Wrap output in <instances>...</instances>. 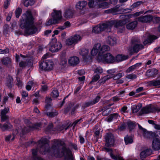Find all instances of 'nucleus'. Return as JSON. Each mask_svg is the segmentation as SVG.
Returning <instances> with one entry per match:
<instances>
[{
	"instance_id": "obj_46",
	"label": "nucleus",
	"mask_w": 160,
	"mask_h": 160,
	"mask_svg": "<svg viewBox=\"0 0 160 160\" xmlns=\"http://www.w3.org/2000/svg\"><path fill=\"white\" fill-rule=\"evenodd\" d=\"M34 84L33 82L32 81H30L28 82L26 86V89L28 90H30Z\"/></svg>"
},
{
	"instance_id": "obj_20",
	"label": "nucleus",
	"mask_w": 160,
	"mask_h": 160,
	"mask_svg": "<svg viewBox=\"0 0 160 160\" xmlns=\"http://www.w3.org/2000/svg\"><path fill=\"white\" fill-rule=\"evenodd\" d=\"M68 62L69 65L74 67L76 66L79 63V59L77 57H71L68 59Z\"/></svg>"
},
{
	"instance_id": "obj_41",
	"label": "nucleus",
	"mask_w": 160,
	"mask_h": 160,
	"mask_svg": "<svg viewBox=\"0 0 160 160\" xmlns=\"http://www.w3.org/2000/svg\"><path fill=\"white\" fill-rule=\"evenodd\" d=\"M110 4L108 2H104L101 3L99 6H98L97 8L104 9L109 8Z\"/></svg>"
},
{
	"instance_id": "obj_22",
	"label": "nucleus",
	"mask_w": 160,
	"mask_h": 160,
	"mask_svg": "<svg viewBox=\"0 0 160 160\" xmlns=\"http://www.w3.org/2000/svg\"><path fill=\"white\" fill-rule=\"evenodd\" d=\"M75 12V10L72 8L66 9L64 13V17L67 18H72Z\"/></svg>"
},
{
	"instance_id": "obj_9",
	"label": "nucleus",
	"mask_w": 160,
	"mask_h": 160,
	"mask_svg": "<svg viewBox=\"0 0 160 160\" xmlns=\"http://www.w3.org/2000/svg\"><path fill=\"white\" fill-rule=\"evenodd\" d=\"M45 110L43 111V115H46L49 117H53L57 115L58 112L54 111L51 104H46L45 106Z\"/></svg>"
},
{
	"instance_id": "obj_51",
	"label": "nucleus",
	"mask_w": 160,
	"mask_h": 160,
	"mask_svg": "<svg viewBox=\"0 0 160 160\" xmlns=\"http://www.w3.org/2000/svg\"><path fill=\"white\" fill-rule=\"evenodd\" d=\"M126 78L128 79H133L137 78V76L136 74H131L127 75Z\"/></svg>"
},
{
	"instance_id": "obj_36",
	"label": "nucleus",
	"mask_w": 160,
	"mask_h": 160,
	"mask_svg": "<svg viewBox=\"0 0 160 160\" xmlns=\"http://www.w3.org/2000/svg\"><path fill=\"white\" fill-rule=\"evenodd\" d=\"M22 3L26 7L29 5H32L34 4L35 1L34 0H22Z\"/></svg>"
},
{
	"instance_id": "obj_28",
	"label": "nucleus",
	"mask_w": 160,
	"mask_h": 160,
	"mask_svg": "<svg viewBox=\"0 0 160 160\" xmlns=\"http://www.w3.org/2000/svg\"><path fill=\"white\" fill-rule=\"evenodd\" d=\"M152 153L151 150L150 149H147L145 150L142 151L140 155L141 158H144L147 156L151 155Z\"/></svg>"
},
{
	"instance_id": "obj_42",
	"label": "nucleus",
	"mask_w": 160,
	"mask_h": 160,
	"mask_svg": "<svg viewBox=\"0 0 160 160\" xmlns=\"http://www.w3.org/2000/svg\"><path fill=\"white\" fill-rule=\"evenodd\" d=\"M13 82V79L11 77H9L7 78L6 84L9 87L11 88Z\"/></svg>"
},
{
	"instance_id": "obj_6",
	"label": "nucleus",
	"mask_w": 160,
	"mask_h": 160,
	"mask_svg": "<svg viewBox=\"0 0 160 160\" xmlns=\"http://www.w3.org/2000/svg\"><path fill=\"white\" fill-rule=\"evenodd\" d=\"M54 12L52 14V18L46 22V26H49L52 24H56L59 22L62 18L61 12L60 11H57L54 10Z\"/></svg>"
},
{
	"instance_id": "obj_43",
	"label": "nucleus",
	"mask_w": 160,
	"mask_h": 160,
	"mask_svg": "<svg viewBox=\"0 0 160 160\" xmlns=\"http://www.w3.org/2000/svg\"><path fill=\"white\" fill-rule=\"evenodd\" d=\"M141 107L142 105L141 104L138 105H135L133 106L132 108V112H137L140 110Z\"/></svg>"
},
{
	"instance_id": "obj_15",
	"label": "nucleus",
	"mask_w": 160,
	"mask_h": 160,
	"mask_svg": "<svg viewBox=\"0 0 160 160\" xmlns=\"http://www.w3.org/2000/svg\"><path fill=\"white\" fill-rule=\"evenodd\" d=\"M82 37L80 35L75 34L67 39L66 44L68 45L75 44L80 41Z\"/></svg>"
},
{
	"instance_id": "obj_58",
	"label": "nucleus",
	"mask_w": 160,
	"mask_h": 160,
	"mask_svg": "<svg viewBox=\"0 0 160 160\" xmlns=\"http://www.w3.org/2000/svg\"><path fill=\"white\" fill-rule=\"evenodd\" d=\"M72 107V104H69L68 107L65 109L64 112H66L67 113L68 112L70 111L71 110V108Z\"/></svg>"
},
{
	"instance_id": "obj_29",
	"label": "nucleus",
	"mask_w": 160,
	"mask_h": 160,
	"mask_svg": "<svg viewBox=\"0 0 160 160\" xmlns=\"http://www.w3.org/2000/svg\"><path fill=\"white\" fill-rule=\"evenodd\" d=\"M1 62L5 65H10L11 62V60L8 57H3L1 59Z\"/></svg>"
},
{
	"instance_id": "obj_39",
	"label": "nucleus",
	"mask_w": 160,
	"mask_h": 160,
	"mask_svg": "<svg viewBox=\"0 0 160 160\" xmlns=\"http://www.w3.org/2000/svg\"><path fill=\"white\" fill-rule=\"evenodd\" d=\"M126 124L128 126V129L130 131L134 129L136 125L134 123L131 121L127 122Z\"/></svg>"
},
{
	"instance_id": "obj_64",
	"label": "nucleus",
	"mask_w": 160,
	"mask_h": 160,
	"mask_svg": "<svg viewBox=\"0 0 160 160\" xmlns=\"http://www.w3.org/2000/svg\"><path fill=\"white\" fill-rule=\"evenodd\" d=\"M126 124L125 123H123L120 127L119 129L120 130H124L126 127Z\"/></svg>"
},
{
	"instance_id": "obj_52",
	"label": "nucleus",
	"mask_w": 160,
	"mask_h": 160,
	"mask_svg": "<svg viewBox=\"0 0 160 160\" xmlns=\"http://www.w3.org/2000/svg\"><path fill=\"white\" fill-rule=\"evenodd\" d=\"M94 70V72L97 73L98 74L101 73L103 72V69L100 67L96 68Z\"/></svg>"
},
{
	"instance_id": "obj_37",
	"label": "nucleus",
	"mask_w": 160,
	"mask_h": 160,
	"mask_svg": "<svg viewBox=\"0 0 160 160\" xmlns=\"http://www.w3.org/2000/svg\"><path fill=\"white\" fill-rule=\"evenodd\" d=\"M124 139L126 144H130L133 142L132 137V136L127 135L124 137Z\"/></svg>"
},
{
	"instance_id": "obj_14",
	"label": "nucleus",
	"mask_w": 160,
	"mask_h": 160,
	"mask_svg": "<svg viewBox=\"0 0 160 160\" xmlns=\"http://www.w3.org/2000/svg\"><path fill=\"white\" fill-rule=\"evenodd\" d=\"M105 145L107 147H111L114 145L115 138L113 135L111 133H107L105 136Z\"/></svg>"
},
{
	"instance_id": "obj_55",
	"label": "nucleus",
	"mask_w": 160,
	"mask_h": 160,
	"mask_svg": "<svg viewBox=\"0 0 160 160\" xmlns=\"http://www.w3.org/2000/svg\"><path fill=\"white\" fill-rule=\"evenodd\" d=\"M9 29V26L8 25H5L4 26L3 32L5 34H7L8 33Z\"/></svg>"
},
{
	"instance_id": "obj_48",
	"label": "nucleus",
	"mask_w": 160,
	"mask_h": 160,
	"mask_svg": "<svg viewBox=\"0 0 160 160\" xmlns=\"http://www.w3.org/2000/svg\"><path fill=\"white\" fill-rule=\"evenodd\" d=\"M88 52L89 51L88 49H84L82 50L80 53L83 57H86L88 55Z\"/></svg>"
},
{
	"instance_id": "obj_30",
	"label": "nucleus",
	"mask_w": 160,
	"mask_h": 160,
	"mask_svg": "<svg viewBox=\"0 0 160 160\" xmlns=\"http://www.w3.org/2000/svg\"><path fill=\"white\" fill-rule=\"evenodd\" d=\"M137 24L138 22L137 21H133L127 24L126 27L128 29L133 30L136 27Z\"/></svg>"
},
{
	"instance_id": "obj_40",
	"label": "nucleus",
	"mask_w": 160,
	"mask_h": 160,
	"mask_svg": "<svg viewBox=\"0 0 160 160\" xmlns=\"http://www.w3.org/2000/svg\"><path fill=\"white\" fill-rule=\"evenodd\" d=\"M148 84L151 86H157L160 85V80H152L148 82Z\"/></svg>"
},
{
	"instance_id": "obj_17",
	"label": "nucleus",
	"mask_w": 160,
	"mask_h": 160,
	"mask_svg": "<svg viewBox=\"0 0 160 160\" xmlns=\"http://www.w3.org/2000/svg\"><path fill=\"white\" fill-rule=\"evenodd\" d=\"M100 98V96H97L95 99H94L93 100L85 102L82 106V108L84 109L94 104L97 103L99 101Z\"/></svg>"
},
{
	"instance_id": "obj_53",
	"label": "nucleus",
	"mask_w": 160,
	"mask_h": 160,
	"mask_svg": "<svg viewBox=\"0 0 160 160\" xmlns=\"http://www.w3.org/2000/svg\"><path fill=\"white\" fill-rule=\"evenodd\" d=\"M100 78V76L98 74H97L94 76L92 81L90 83L92 82H95L97 81Z\"/></svg>"
},
{
	"instance_id": "obj_7",
	"label": "nucleus",
	"mask_w": 160,
	"mask_h": 160,
	"mask_svg": "<svg viewBox=\"0 0 160 160\" xmlns=\"http://www.w3.org/2000/svg\"><path fill=\"white\" fill-rule=\"evenodd\" d=\"M106 52L103 53L101 56L98 57V59L99 62L104 63H112L115 61L114 57L110 53H106Z\"/></svg>"
},
{
	"instance_id": "obj_1",
	"label": "nucleus",
	"mask_w": 160,
	"mask_h": 160,
	"mask_svg": "<svg viewBox=\"0 0 160 160\" xmlns=\"http://www.w3.org/2000/svg\"><path fill=\"white\" fill-rule=\"evenodd\" d=\"M34 18L32 16L31 12L28 10L23 15L20 20V26L25 28V33L29 35H32L39 32L38 28L34 24Z\"/></svg>"
},
{
	"instance_id": "obj_24",
	"label": "nucleus",
	"mask_w": 160,
	"mask_h": 160,
	"mask_svg": "<svg viewBox=\"0 0 160 160\" xmlns=\"http://www.w3.org/2000/svg\"><path fill=\"white\" fill-rule=\"evenodd\" d=\"M158 71L155 68L148 69L146 72V75L148 77H154L158 73Z\"/></svg>"
},
{
	"instance_id": "obj_27",
	"label": "nucleus",
	"mask_w": 160,
	"mask_h": 160,
	"mask_svg": "<svg viewBox=\"0 0 160 160\" xmlns=\"http://www.w3.org/2000/svg\"><path fill=\"white\" fill-rule=\"evenodd\" d=\"M157 38L156 36L154 35H150L149 36L148 38L145 40L143 43L144 45H146L148 43H151L153 41Z\"/></svg>"
},
{
	"instance_id": "obj_34",
	"label": "nucleus",
	"mask_w": 160,
	"mask_h": 160,
	"mask_svg": "<svg viewBox=\"0 0 160 160\" xmlns=\"http://www.w3.org/2000/svg\"><path fill=\"white\" fill-rule=\"evenodd\" d=\"M65 53H62L60 56V64L62 65H64L67 63V60L65 58Z\"/></svg>"
},
{
	"instance_id": "obj_25",
	"label": "nucleus",
	"mask_w": 160,
	"mask_h": 160,
	"mask_svg": "<svg viewBox=\"0 0 160 160\" xmlns=\"http://www.w3.org/2000/svg\"><path fill=\"white\" fill-rule=\"evenodd\" d=\"M141 64L142 63L141 62L137 63L136 64L130 67L126 70L125 72L126 73H130V72H132L135 69L138 68L141 66Z\"/></svg>"
},
{
	"instance_id": "obj_63",
	"label": "nucleus",
	"mask_w": 160,
	"mask_h": 160,
	"mask_svg": "<svg viewBox=\"0 0 160 160\" xmlns=\"http://www.w3.org/2000/svg\"><path fill=\"white\" fill-rule=\"evenodd\" d=\"M22 99L24 97H27L28 96V93L26 91H22Z\"/></svg>"
},
{
	"instance_id": "obj_62",
	"label": "nucleus",
	"mask_w": 160,
	"mask_h": 160,
	"mask_svg": "<svg viewBox=\"0 0 160 160\" xmlns=\"http://www.w3.org/2000/svg\"><path fill=\"white\" fill-rule=\"evenodd\" d=\"M107 80L104 78L103 77L102 79H100L99 80L98 82V83L100 85L102 84H104Z\"/></svg>"
},
{
	"instance_id": "obj_5",
	"label": "nucleus",
	"mask_w": 160,
	"mask_h": 160,
	"mask_svg": "<svg viewBox=\"0 0 160 160\" xmlns=\"http://www.w3.org/2000/svg\"><path fill=\"white\" fill-rule=\"evenodd\" d=\"M110 50V48L108 46L104 45L101 47V44L98 43L94 45L91 51V53L93 56H95L98 53V57H99L105 52H108Z\"/></svg>"
},
{
	"instance_id": "obj_10",
	"label": "nucleus",
	"mask_w": 160,
	"mask_h": 160,
	"mask_svg": "<svg viewBox=\"0 0 160 160\" xmlns=\"http://www.w3.org/2000/svg\"><path fill=\"white\" fill-rule=\"evenodd\" d=\"M53 62L49 60L41 61L39 68L40 69L45 71L51 70L53 68Z\"/></svg>"
},
{
	"instance_id": "obj_56",
	"label": "nucleus",
	"mask_w": 160,
	"mask_h": 160,
	"mask_svg": "<svg viewBox=\"0 0 160 160\" xmlns=\"http://www.w3.org/2000/svg\"><path fill=\"white\" fill-rule=\"evenodd\" d=\"M69 145L70 146L72 147L75 150H78V147L76 144L70 142L69 143Z\"/></svg>"
},
{
	"instance_id": "obj_59",
	"label": "nucleus",
	"mask_w": 160,
	"mask_h": 160,
	"mask_svg": "<svg viewBox=\"0 0 160 160\" xmlns=\"http://www.w3.org/2000/svg\"><path fill=\"white\" fill-rule=\"evenodd\" d=\"M11 0H6L4 2V8L6 9L8 8V6L10 4Z\"/></svg>"
},
{
	"instance_id": "obj_26",
	"label": "nucleus",
	"mask_w": 160,
	"mask_h": 160,
	"mask_svg": "<svg viewBox=\"0 0 160 160\" xmlns=\"http://www.w3.org/2000/svg\"><path fill=\"white\" fill-rule=\"evenodd\" d=\"M87 2L85 1H79L76 5V8L77 10H82L85 8Z\"/></svg>"
},
{
	"instance_id": "obj_47",
	"label": "nucleus",
	"mask_w": 160,
	"mask_h": 160,
	"mask_svg": "<svg viewBox=\"0 0 160 160\" xmlns=\"http://www.w3.org/2000/svg\"><path fill=\"white\" fill-rule=\"evenodd\" d=\"M51 96L53 98H57L59 96L58 91L56 89H54L52 92Z\"/></svg>"
},
{
	"instance_id": "obj_3",
	"label": "nucleus",
	"mask_w": 160,
	"mask_h": 160,
	"mask_svg": "<svg viewBox=\"0 0 160 160\" xmlns=\"http://www.w3.org/2000/svg\"><path fill=\"white\" fill-rule=\"evenodd\" d=\"M130 15L122 14L120 15V18H123L122 20H119L118 21L114 20L111 21V23H112L111 24L112 27L113 25L118 29L120 30V32H122L125 29L124 25L129 21V18H130Z\"/></svg>"
},
{
	"instance_id": "obj_18",
	"label": "nucleus",
	"mask_w": 160,
	"mask_h": 160,
	"mask_svg": "<svg viewBox=\"0 0 160 160\" xmlns=\"http://www.w3.org/2000/svg\"><path fill=\"white\" fill-rule=\"evenodd\" d=\"M111 21H108L103 23L99 25L102 32L105 30L108 32H110L111 31V28H112Z\"/></svg>"
},
{
	"instance_id": "obj_35",
	"label": "nucleus",
	"mask_w": 160,
	"mask_h": 160,
	"mask_svg": "<svg viewBox=\"0 0 160 160\" xmlns=\"http://www.w3.org/2000/svg\"><path fill=\"white\" fill-rule=\"evenodd\" d=\"M128 58V56L118 55L116 56L115 60H116L118 62H120L123 60H126Z\"/></svg>"
},
{
	"instance_id": "obj_57",
	"label": "nucleus",
	"mask_w": 160,
	"mask_h": 160,
	"mask_svg": "<svg viewBox=\"0 0 160 160\" xmlns=\"http://www.w3.org/2000/svg\"><path fill=\"white\" fill-rule=\"evenodd\" d=\"M142 3V2H137L134 3L132 6L133 8H136L139 6Z\"/></svg>"
},
{
	"instance_id": "obj_54",
	"label": "nucleus",
	"mask_w": 160,
	"mask_h": 160,
	"mask_svg": "<svg viewBox=\"0 0 160 160\" xmlns=\"http://www.w3.org/2000/svg\"><path fill=\"white\" fill-rule=\"evenodd\" d=\"M22 12V9L20 8H18L15 11V14L16 17L17 18H18L20 15L21 14Z\"/></svg>"
},
{
	"instance_id": "obj_38",
	"label": "nucleus",
	"mask_w": 160,
	"mask_h": 160,
	"mask_svg": "<svg viewBox=\"0 0 160 160\" xmlns=\"http://www.w3.org/2000/svg\"><path fill=\"white\" fill-rule=\"evenodd\" d=\"M90 2H89L88 5L90 8H97L98 6L99 5L97 2L94 1L93 0H89Z\"/></svg>"
},
{
	"instance_id": "obj_44",
	"label": "nucleus",
	"mask_w": 160,
	"mask_h": 160,
	"mask_svg": "<svg viewBox=\"0 0 160 160\" xmlns=\"http://www.w3.org/2000/svg\"><path fill=\"white\" fill-rule=\"evenodd\" d=\"M92 32L95 33H98L102 32L100 25L94 27L92 29Z\"/></svg>"
},
{
	"instance_id": "obj_2",
	"label": "nucleus",
	"mask_w": 160,
	"mask_h": 160,
	"mask_svg": "<svg viewBox=\"0 0 160 160\" xmlns=\"http://www.w3.org/2000/svg\"><path fill=\"white\" fill-rule=\"evenodd\" d=\"M60 146H62L61 152L64 156L65 160H73L71 151L69 149L66 148L64 142L62 141H54V144L52 148V149L53 151L54 154H58L60 153Z\"/></svg>"
},
{
	"instance_id": "obj_32",
	"label": "nucleus",
	"mask_w": 160,
	"mask_h": 160,
	"mask_svg": "<svg viewBox=\"0 0 160 160\" xmlns=\"http://www.w3.org/2000/svg\"><path fill=\"white\" fill-rule=\"evenodd\" d=\"M12 128V125L9 122H8L7 124L5 123L4 124L3 126L1 127V129L2 131L10 130Z\"/></svg>"
},
{
	"instance_id": "obj_31",
	"label": "nucleus",
	"mask_w": 160,
	"mask_h": 160,
	"mask_svg": "<svg viewBox=\"0 0 160 160\" xmlns=\"http://www.w3.org/2000/svg\"><path fill=\"white\" fill-rule=\"evenodd\" d=\"M107 42L111 46H113L116 43V39L114 38L109 36L107 38Z\"/></svg>"
},
{
	"instance_id": "obj_50",
	"label": "nucleus",
	"mask_w": 160,
	"mask_h": 160,
	"mask_svg": "<svg viewBox=\"0 0 160 160\" xmlns=\"http://www.w3.org/2000/svg\"><path fill=\"white\" fill-rule=\"evenodd\" d=\"M124 74L123 73H119L116 75H113V79L114 80H117L121 78Z\"/></svg>"
},
{
	"instance_id": "obj_11",
	"label": "nucleus",
	"mask_w": 160,
	"mask_h": 160,
	"mask_svg": "<svg viewBox=\"0 0 160 160\" xmlns=\"http://www.w3.org/2000/svg\"><path fill=\"white\" fill-rule=\"evenodd\" d=\"M152 135L154 137L152 143V147L155 150H159L160 149V132L158 135L153 133Z\"/></svg>"
},
{
	"instance_id": "obj_8",
	"label": "nucleus",
	"mask_w": 160,
	"mask_h": 160,
	"mask_svg": "<svg viewBox=\"0 0 160 160\" xmlns=\"http://www.w3.org/2000/svg\"><path fill=\"white\" fill-rule=\"evenodd\" d=\"M41 122L36 123L34 124H31L28 125L27 127L22 126L21 129L19 130L18 132L21 133L22 135H24L28 132L31 129H37L41 127Z\"/></svg>"
},
{
	"instance_id": "obj_4",
	"label": "nucleus",
	"mask_w": 160,
	"mask_h": 160,
	"mask_svg": "<svg viewBox=\"0 0 160 160\" xmlns=\"http://www.w3.org/2000/svg\"><path fill=\"white\" fill-rule=\"evenodd\" d=\"M144 48V46L141 43L139 39L133 38L131 40V45L128 48L130 54L132 55L133 53H137Z\"/></svg>"
},
{
	"instance_id": "obj_13",
	"label": "nucleus",
	"mask_w": 160,
	"mask_h": 160,
	"mask_svg": "<svg viewBox=\"0 0 160 160\" xmlns=\"http://www.w3.org/2000/svg\"><path fill=\"white\" fill-rule=\"evenodd\" d=\"M49 50L52 52H55L60 50L62 47L61 43L57 41L56 38L53 39L50 42Z\"/></svg>"
},
{
	"instance_id": "obj_49",
	"label": "nucleus",
	"mask_w": 160,
	"mask_h": 160,
	"mask_svg": "<svg viewBox=\"0 0 160 160\" xmlns=\"http://www.w3.org/2000/svg\"><path fill=\"white\" fill-rule=\"evenodd\" d=\"M142 134L145 138H148L150 137L151 134L150 132H148L146 129L145 131H144Z\"/></svg>"
},
{
	"instance_id": "obj_12",
	"label": "nucleus",
	"mask_w": 160,
	"mask_h": 160,
	"mask_svg": "<svg viewBox=\"0 0 160 160\" xmlns=\"http://www.w3.org/2000/svg\"><path fill=\"white\" fill-rule=\"evenodd\" d=\"M38 147H40V152L42 153L48 151L49 145L47 143V140L46 139H41L38 141Z\"/></svg>"
},
{
	"instance_id": "obj_61",
	"label": "nucleus",
	"mask_w": 160,
	"mask_h": 160,
	"mask_svg": "<svg viewBox=\"0 0 160 160\" xmlns=\"http://www.w3.org/2000/svg\"><path fill=\"white\" fill-rule=\"evenodd\" d=\"M41 90L43 91H45L47 90L48 89V87L46 84L41 85Z\"/></svg>"
},
{
	"instance_id": "obj_19",
	"label": "nucleus",
	"mask_w": 160,
	"mask_h": 160,
	"mask_svg": "<svg viewBox=\"0 0 160 160\" xmlns=\"http://www.w3.org/2000/svg\"><path fill=\"white\" fill-rule=\"evenodd\" d=\"M153 19V17L151 15H148L142 16L138 17L139 21L144 23L149 22Z\"/></svg>"
},
{
	"instance_id": "obj_16",
	"label": "nucleus",
	"mask_w": 160,
	"mask_h": 160,
	"mask_svg": "<svg viewBox=\"0 0 160 160\" xmlns=\"http://www.w3.org/2000/svg\"><path fill=\"white\" fill-rule=\"evenodd\" d=\"M103 151L108 152H110V155L112 158L115 160H124L122 157H121L119 155H116V156L113 155L112 153V149L105 147L103 148Z\"/></svg>"
},
{
	"instance_id": "obj_23",
	"label": "nucleus",
	"mask_w": 160,
	"mask_h": 160,
	"mask_svg": "<svg viewBox=\"0 0 160 160\" xmlns=\"http://www.w3.org/2000/svg\"><path fill=\"white\" fill-rule=\"evenodd\" d=\"M156 110L155 108H152L151 106L149 105L142 108L141 111V113L142 114H147L149 112H152Z\"/></svg>"
},
{
	"instance_id": "obj_33",
	"label": "nucleus",
	"mask_w": 160,
	"mask_h": 160,
	"mask_svg": "<svg viewBox=\"0 0 160 160\" xmlns=\"http://www.w3.org/2000/svg\"><path fill=\"white\" fill-rule=\"evenodd\" d=\"M118 114L117 113L112 114L109 115L107 118V121L110 122L114 119H117L119 117Z\"/></svg>"
},
{
	"instance_id": "obj_60",
	"label": "nucleus",
	"mask_w": 160,
	"mask_h": 160,
	"mask_svg": "<svg viewBox=\"0 0 160 160\" xmlns=\"http://www.w3.org/2000/svg\"><path fill=\"white\" fill-rule=\"evenodd\" d=\"M52 101V99L51 98L47 97L45 100V102L46 103V104H51V102Z\"/></svg>"
},
{
	"instance_id": "obj_21",
	"label": "nucleus",
	"mask_w": 160,
	"mask_h": 160,
	"mask_svg": "<svg viewBox=\"0 0 160 160\" xmlns=\"http://www.w3.org/2000/svg\"><path fill=\"white\" fill-rule=\"evenodd\" d=\"M9 108H5L3 110H1L0 116L1 117V121L4 122L8 119V116L6 115L9 111Z\"/></svg>"
},
{
	"instance_id": "obj_45",
	"label": "nucleus",
	"mask_w": 160,
	"mask_h": 160,
	"mask_svg": "<svg viewBox=\"0 0 160 160\" xmlns=\"http://www.w3.org/2000/svg\"><path fill=\"white\" fill-rule=\"evenodd\" d=\"M37 149H33L32 150V155L34 156V160H43L42 158L39 157H36V155L37 153Z\"/></svg>"
}]
</instances>
